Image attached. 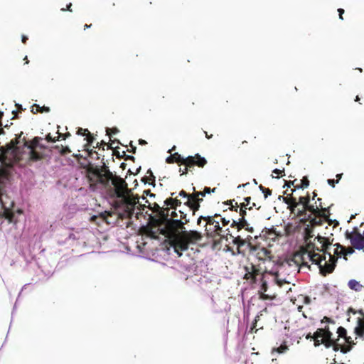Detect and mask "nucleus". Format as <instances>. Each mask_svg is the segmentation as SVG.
Returning a JSON list of instances; mask_svg holds the SVG:
<instances>
[{
  "instance_id": "obj_61",
  "label": "nucleus",
  "mask_w": 364,
  "mask_h": 364,
  "mask_svg": "<svg viewBox=\"0 0 364 364\" xmlns=\"http://www.w3.org/2000/svg\"><path fill=\"white\" fill-rule=\"evenodd\" d=\"M166 162L167 164H173V163H176L174 161V160L173 159V157H171V156L170 155L169 156H168L166 159Z\"/></svg>"
},
{
  "instance_id": "obj_27",
  "label": "nucleus",
  "mask_w": 364,
  "mask_h": 364,
  "mask_svg": "<svg viewBox=\"0 0 364 364\" xmlns=\"http://www.w3.org/2000/svg\"><path fill=\"white\" fill-rule=\"evenodd\" d=\"M348 287L355 291H359L362 289L363 286L356 280L351 279L348 282Z\"/></svg>"
},
{
  "instance_id": "obj_12",
  "label": "nucleus",
  "mask_w": 364,
  "mask_h": 364,
  "mask_svg": "<svg viewBox=\"0 0 364 364\" xmlns=\"http://www.w3.org/2000/svg\"><path fill=\"white\" fill-rule=\"evenodd\" d=\"M338 341H339L338 338H337L336 340L333 338H331V339L327 341V343H328L331 345L326 346V348H328L332 347L333 350L335 352L340 350L342 353H344V354L350 351V347H345L344 345H341L338 343Z\"/></svg>"
},
{
  "instance_id": "obj_54",
  "label": "nucleus",
  "mask_w": 364,
  "mask_h": 364,
  "mask_svg": "<svg viewBox=\"0 0 364 364\" xmlns=\"http://www.w3.org/2000/svg\"><path fill=\"white\" fill-rule=\"evenodd\" d=\"M306 215V212L303 208L301 210L299 209L297 210V216L302 217V216H305Z\"/></svg>"
},
{
  "instance_id": "obj_16",
  "label": "nucleus",
  "mask_w": 364,
  "mask_h": 364,
  "mask_svg": "<svg viewBox=\"0 0 364 364\" xmlns=\"http://www.w3.org/2000/svg\"><path fill=\"white\" fill-rule=\"evenodd\" d=\"M294 189L291 190V193L288 195L286 197H284L283 201L289 205V208L290 209L291 212L293 213L296 208L299 205V203L296 201V198L292 196L293 192L294 191Z\"/></svg>"
},
{
  "instance_id": "obj_43",
  "label": "nucleus",
  "mask_w": 364,
  "mask_h": 364,
  "mask_svg": "<svg viewBox=\"0 0 364 364\" xmlns=\"http://www.w3.org/2000/svg\"><path fill=\"white\" fill-rule=\"evenodd\" d=\"M274 281L279 287H282L284 284L287 283L284 279H280L278 278L277 274H275Z\"/></svg>"
},
{
  "instance_id": "obj_48",
  "label": "nucleus",
  "mask_w": 364,
  "mask_h": 364,
  "mask_svg": "<svg viewBox=\"0 0 364 364\" xmlns=\"http://www.w3.org/2000/svg\"><path fill=\"white\" fill-rule=\"evenodd\" d=\"M219 218H220V220L222 222L223 226H226L230 223V219H226V218H225V217L223 218L221 216Z\"/></svg>"
},
{
  "instance_id": "obj_1",
  "label": "nucleus",
  "mask_w": 364,
  "mask_h": 364,
  "mask_svg": "<svg viewBox=\"0 0 364 364\" xmlns=\"http://www.w3.org/2000/svg\"><path fill=\"white\" fill-rule=\"evenodd\" d=\"M80 166L85 170L90 189L95 191L98 185L103 186L107 196L114 200L116 208L123 210L130 218L134 214L136 205L144 210L146 205L139 203V198L132 194L125 180L113 174L105 164L99 166L89 162L87 164H81ZM139 210H141V208H139Z\"/></svg>"
},
{
  "instance_id": "obj_2",
  "label": "nucleus",
  "mask_w": 364,
  "mask_h": 364,
  "mask_svg": "<svg viewBox=\"0 0 364 364\" xmlns=\"http://www.w3.org/2000/svg\"><path fill=\"white\" fill-rule=\"evenodd\" d=\"M331 245V242L328 238L318 235L314 241H309L301 249V254L294 255V259L296 262H301L300 268L305 267L310 269V266L306 261V255L312 264L318 265L320 274L326 277L334 271L337 262L336 258L331 256V253L328 252Z\"/></svg>"
},
{
  "instance_id": "obj_56",
  "label": "nucleus",
  "mask_w": 364,
  "mask_h": 364,
  "mask_svg": "<svg viewBox=\"0 0 364 364\" xmlns=\"http://www.w3.org/2000/svg\"><path fill=\"white\" fill-rule=\"evenodd\" d=\"M296 180L289 181L286 182L285 185L288 187H291V186H293L294 187L296 185Z\"/></svg>"
},
{
  "instance_id": "obj_30",
  "label": "nucleus",
  "mask_w": 364,
  "mask_h": 364,
  "mask_svg": "<svg viewBox=\"0 0 364 364\" xmlns=\"http://www.w3.org/2000/svg\"><path fill=\"white\" fill-rule=\"evenodd\" d=\"M116 141H117V140H113V141H112V143H111L109 145H108V144H107L106 142H105L104 141H101V142H100V143H99V142H97V143L96 146H93V149H95V148H99V149H100V148L102 147V149H105V146H107V148H108V149H113V147H112V144H113V143H114Z\"/></svg>"
},
{
  "instance_id": "obj_38",
  "label": "nucleus",
  "mask_w": 364,
  "mask_h": 364,
  "mask_svg": "<svg viewBox=\"0 0 364 364\" xmlns=\"http://www.w3.org/2000/svg\"><path fill=\"white\" fill-rule=\"evenodd\" d=\"M297 202L299 203V205L301 204L302 205H304L306 203H310V196H309V194L307 193V195L306 196H300L299 198V201H297Z\"/></svg>"
},
{
  "instance_id": "obj_29",
  "label": "nucleus",
  "mask_w": 364,
  "mask_h": 364,
  "mask_svg": "<svg viewBox=\"0 0 364 364\" xmlns=\"http://www.w3.org/2000/svg\"><path fill=\"white\" fill-rule=\"evenodd\" d=\"M312 232H313L312 228H309V225L306 228H305V229H304V234H305L304 240L306 242V244H307V242H309V241H311V239L314 236Z\"/></svg>"
},
{
  "instance_id": "obj_26",
  "label": "nucleus",
  "mask_w": 364,
  "mask_h": 364,
  "mask_svg": "<svg viewBox=\"0 0 364 364\" xmlns=\"http://www.w3.org/2000/svg\"><path fill=\"white\" fill-rule=\"evenodd\" d=\"M309 186V181L307 176H304L301 180L300 183H296L294 186V190L296 188L304 189L306 188Z\"/></svg>"
},
{
  "instance_id": "obj_18",
  "label": "nucleus",
  "mask_w": 364,
  "mask_h": 364,
  "mask_svg": "<svg viewBox=\"0 0 364 364\" xmlns=\"http://www.w3.org/2000/svg\"><path fill=\"white\" fill-rule=\"evenodd\" d=\"M355 333L364 340V318L358 319V325L354 330Z\"/></svg>"
},
{
  "instance_id": "obj_41",
  "label": "nucleus",
  "mask_w": 364,
  "mask_h": 364,
  "mask_svg": "<svg viewBox=\"0 0 364 364\" xmlns=\"http://www.w3.org/2000/svg\"><path fill=\"white\" fill-rule=\"evenodd\" d=\"M190 200L191 201H193L195 203H198L200 205V203L203 200V198H200L199 196H196V195L192 193V196H191Z\"/></svg>"
},
{
  "instance_id": "obj_37",
  "label": "nucleus",
  "mask_w": 364,
  "mask_h": 364,
  "mask_svg": "<svg viewBox=\"0 0 364 364\" xmlns=\"http://www.w3.org/2000/svg\"><path fill=\"white\" fill-rule=\"evenodd\" d=\"M259 190L264 193V198L272 195V190L268 188L264 187L262 185L259 186Z\"/></svg>"
},
{
  "instance_id": "obj_35",
  "label": "nucleus",
  "mask_w": 364,
  "mask_h": 364,
  "mask_svg": "<svg viewBox=\"0 0 364 364\" xmlns=\"http://www.w3.org/2000/svg\"><path fill=\"white\" fill-rule=\"evenodd\" d=\"M85 136H86L85 140L87 141V144L85 145V147H90L95 139L91 134V133L90 132H89V134H87Z\"/></svg>"
},
{
  "instance_id": "obj_60",
  "label": "nucleus",
  "mask_w": 364,
  "mask_h": 364,
  "mask_svg": "<svg viewBox=\"0 0 364 364\" xmlns=\"http://www.w3.org/2000/svg\"><path fill=\"white\" fill-rule=\"evenodd\" d=\"M272 172L277 175V178H279V175L282 174V173H284V170H279V169L276 168Z\"/></svg>"
},
{
  "instance_id": "obj_25",
  "label": "nucleus",
  "mask_w": 364,
  "mask_h": 364,
  "mask_svg": "<svg viewBox=\"0 0 364 364\" xmlns=\"http://www.w3.org/2000/svg\"><path fill=\"white\" fill-rule=\"evenodd\" d=\"M220 217V214H215L214 215L205 216L204 221L206 222L205 227L207 228V225H213L216 221V218Z\"/></svg>"
},
{
  "instance_id": "obj_42",
  "label": "nucleus",
  "mask_w": 364,
  "mask_h": 364,
  "mask_svg": "<svg viewBox=\"0 0 364 364\" xmlns=\"http://www.w3.org/2000/svg\"><path fill=\"white\" fill-rule=\"evenodd\" d=\"M77 134L81 136H86L87 134H89V130L87 129H83L80 127L77 129Z\"/></svg>"
},
{
  "instance_id": "obj_57",
  "label": "nucleus",
  "mask_w": 364,
  "mask_h": 364,
  "mask_svg": "<svg viewBox=\"0 0 364 364\" xmlns=\"http://www.w3.org/2000/svg\"><path fill=\"white\" fill-rule=\"evenodd\" d=\"M85 149L87 151L89 156H91L93 154V153H96V151H94L93 149H90V147H85Z\"/></svg>"
},
{
  "instance_id": "obj_40",
  "label": "nucleus",
  "mask_w": 364,
  "mask_h": 364,
  "mask_svg": "<svg viewBox=\"0 0 364 364\" xmlns=\"http://www.w3.org/2000/svg\"><path fill=\"white\" fill-rule=\"evenodd\" d=\"M344 340L347 343V345H344L345 347H350V350L352 349L353 346L355 345V343L353 341L350 336L346 337Z\"/></svg>"
},
{
  "instance_id": "obj_7",
  "label": "nucleus",
  "mask_w": 364,
  "mask_h": 364,
  "mask_svg": "<svg viewBox=\"0 0 364 364\" xmlns=\"http://www.w3.org/2000/svg\"><path fill=\"white\" fill-rule=\"evenodd\" d=\"M228 235L230 236V238L232 239V243L237 245V253L238 255H245V250H242V247L247 244L251 245V240L252 239V236L248 235L244 237L238 234L233 235L232 234L227 233V240H228Z\"/></svg>"
},
{
  "instance_id": "obj_62",
  "label": "nucleus",
  "mask_w": 364,
  "mask_h": 364,
  "mask_svg": "<svg viewBox=\"0 0 364 364\" xmlns=\"http://www.w3.org/2000/svg\"><path fill=\"white\" fill-rule=\"evenodd\" d=\"M71 6H72V4H71V3H70L68 5H67L66 9L63 8V9H61V10H62L63 11H70V12H71V11H72Z\"/></svg>"
},
{
  "instance_id": "obj_28",
  "label": "nucleus",
  "mask_w": 364,
  "mask_h": 364,
  "mask_svg": "<svg viewBox=\"0 0 364 364\" xmlns=\"http://www.w3.org/2000/svg\"><path fill=\"white\" fill-rule=\"evenodd\" d=\"M308 220H310V224L311 227L321 225L323 223L322 218L318 216H315V218H311V215H309Z\"/></svg>"
},
{
  "instance_id": "obj_55",
  "label": "nucleus",
  "mask_w": 364,
  "mask_h": 364,
  "mask_svg": "<svg viewBox=\"0 0 364 364\" xmlns=\"http://www.w3.org/2000/svg\"><path fill=\"white\" fill-rule=\"evenodd\" d=\"M204 190L206 193H215L216 191V188H210L209 187H205Z\"/></svg>"
},
{
  "instance_id": "obj_51",
  "label": "nucleus",
  "mask_w": 364,
  "mask_h": 364,
  "mask_svg": "<svg viewBox=\"0 0 364 364\" xmlns=\"http://www.w3.org/2000/svg\"><path fill=\"white\" fill-rule=\"evenodd\" d=\"M58 140H59V138H60V137H62V139L65 140L66 138H68L70 136V134L69 132H67L65 134H60V133H58Z\"/></svg>"
},
{
  "instance_id": "obj_59",
  "label": "nucleus",
  "mask_w": 364,
  "mask_h": 364,
  "mask_svg": "<svg viewBox=\"0 0 364 364\" xmlns=\"http://www.w3.org/2000/svg\"><path fill=\"white\" fill-rule=\"evenodd\" d=\"M338 14H339V18H340L341 20H343V14H344V12H345V11H344V9H338Z\"/></svg>"
},
{
  "instance_id": "obj_21",
  "label": "nucleus",
  "mask_w": 364,
  "mask_h": 364,
  "mask_svg": "<svg viewBox=\"0 0 364 364\" xmlns=\"http://www.w3.org/2000/svg\"><path fill=\"white\" fill-rule=\"evenodd\" d=\"M321 213L317 215L316 216L320 217L324 219L328 223L329 225H331L332 222L329 219L330 212L328 208H322L320 209Z\"/></svg>"
},
{
  "instance_id": "obj_5",
  "label": "nucleus",
  "mask_w": 364,
  "mask_h": 364,
  "mask_svg": "<svg viewBox=\"0 0 364 364\" xmlns=\"http://www.w3.org/2000/svg\"><path fill=\"white\" fill-rule=\"evenodd\" d=\"M181 205V201L176 198L171 197L164 201V206L161 207V228L168 227L169 222L172 220H181L183 221V220L186 219V214L182 210H178L180 217L178 215L176 208Z\"/></svg>"
},
{
  "instance_id": "obj_9",
  "label": "nucleus",
  "mask_w": 364,
  "mask_h": 364,
  "mask_svg": "<svg viewBox=\"0 0 364 364\" xmlns=\"http://www.w3.org/2000/svg\"><path fill=\"white\" fill-rule=\"evenodd\" d=\"M244 269L245 271L244 279L250 281L251 284H255L257 282V277L260 274L259 269L252 263L245 266Z\"/></svg>"
},
{
  "instance_id": "obj_31",
  "label": "nucleus",
  "mask_w": 364,
  "mask_h": 364,
  "mask_svg": "<svg viewBox=\"0 0 364 364\" xmlns=\"http://www.w3.org/2000/svg\"><path fill=\"white\" fill-rule=\"evenodd\" d=\"M309 211L312 214H314L315 216L320 214L321 211L318 207L314 206L313 205H309L308 208H306V212Z\"/></svg>"
},
{
  "instance_id": "obj_23",
  "label": "nucleus",
  "mask_w": 364,
  "mask_h": 364,
  "mask_svg": "<svg viewBox=\"0 0 364 364\" xmlns=\"http://www.w3.org/2000/svg\"><path fill=\"white\" fill-rule=\"evenodd\" d=\"M334 246H336V248L333 251V255H331V256L335 257L338 260V257H341L342 256H343L344 246L341 245L339 243L335 244Z\"/></svg>"
},
{
  "instance_id": "obj_63",
  "label": "nucleus",
  "mask_w": 364,
  "mask_h": 364,
  "mask_svg": "<svg viewBox=\"0 0 364 364\" xmlns=\"http://www.w3.org/2000/svg\"><path fill=\"white\" fill-rule=\"evenodd\" d=\"M322 338V336L320 333H318V331H316V332L314 333V338Z\"/></svg>"
},
{
  "instance_id": "obj_39",
  "label": "nucleus",
  "mask_w": 364,
  "mask_h": 364,
  "mask_svg": "<svg viewBox=\"0 0 364 364\" xmlns=\"http://www.w3.org/2000/svg\"><path fill=\"white\" fill-rule=\"evenodd\" d=\"M343 258L347 260V255H351L354 252V247H348L347 248H346L344 247V250H343Z\"/></svg>"
},
{
  "instance_id": "obj_47",
  "label": "nucleus",
  "mask_w": 364,
  "mask_h": 364,
  "mask_svg": "<svg viewBox=\"0 0 364 364\" xmlns=\"http://www.w3.org/2000/svg\"><path fill=\"white\" fill-rule=\"evenodd\" d=\"M46 139L48 142H55L56 141H58V137L53 138L52 136L50 135V134L49 133L46 135Z\"/></svg>"
},
{
  "instance_id": "obj_20",
  "label": "nucleus",
  "mask_w": 364,
  "mask_h": 364,
  "mask_svg": "<svg viewBox=\"0 0 364 364\" xmlns=\"http://www.w3.org/2000/svg\"><path fill=\"white\" fill-rule=\"evenodd\" d=\"M146 176L142 178V181L144 183H149V185L155 186V176H154L152 171L149 169L146 172Z\"/></svg>"
},
{
  "instance_id": "obj_14",
  "label": "nucleus",
  "mask_w": 364,
  "mask_h": 364,
  "mask_svg": "<svg viewBox=\"0 0 364 364\" xmlns=\"http://www.w3.org/2000/svg\"><path fill=\"white\" fill-rule=\"evenodd\" d=\"M213 228H205L206 235L208 237H215L216 236H221V232H223L222 228L220 226L219 221L216 220L215 223L213 225Z\"/></svg>"
},
{
  "instance_id": "obj_45",
  "label": "nucleus",
  "mask_w": 364,
  "mask_h": 364,
  "mask_svg": "<svg viewBox=\"0 0 364 364\" xmlns=\"http://www.w3.org/2000/svg\"><path fill=\"white\" fill-rule=\"evenodd\" d=\"M106 132L107 135L111 136V134L118 133L119 129L117 127H114L112 129L107 128Z\"/></svg>"
},
{
  "instance_id": "obj_4",
  "label": "nucleus",
  "mask_w": 364,
  "mask_h": 364,
  "mask_svg": "<svg viewBox=\"0 0 364 364\" xmlns=\"http://www.w3.org/2000/svg\"><path fill=\"white\" fill-rule=\"evenodd\" d=\"M147 208L151 210V213L146 212L148 215V223L139 228L141 235L146 236L150 241L159 238V205L156 203H151L149 200Z\"/></svg>"
},
{
  "instance_id": "obj_44",
  "label": "nucleus",
  "mask_w": 364,
  "mask_h": 364,
  "mask_svg": "<svg viewBox=\"0 0 364 364\" xmlns=\"http://www.w3.org/2000/svg\"><path fill=\"white\" fill-rule=\"evenodd\" d=\"M193 192L192 193L193 194H195V195H196V196H199L200 198L204 197L206 194V193H205V190H203V191H196L195 187H193Z\"/></svg>"
},
{
  "instance_id": "obj_36",
  "label": "nucleus",
  "mask_w": 364,
  "mask_h": 364,
  "mask_svg": "<svg viewBox=\"0 0 364 364\" xmlns=\"http://www.w3.org/2000/svg\"><path fill=\"white\" fill-rule=\"evenodd\" d=\"M323 328V331H324V338L326 339L327 341L333 338H332L333 333L330 331L329 326H326Z\"/></svg>"
},
{
  "instance_id": "obj_50",
  "label": "nucleus",
  "mask_w": 364,
  "mask_h": 364,
  "mask_svg": "<svg viewBox=\"0 0 364 364\" xmlns=\"http://www.w3.org/2000/svg\"><path fill=\"white\" fill-rule=\"evenodd\" d=\"M327 183L333 188L335 187L336 183H338V180L328 179Z\"/></svg>"
},
{
  "instance_id": "obj_33",
  "label": "nucleus",
  "mask_w": 364,
  "mask_h": 364,
  "mask_svg": "<svg viewBox=\"0 0 364 364\" xmlns=\"http://www.w3.org/2000/svg\"><path fill=\"white\" fill-rule=\"evenodd\" d=\"M337 333H338V338L339 339V338H345L346 337H347V331L346 329L343 327V326H340L337 329Z\"/></svg>"
},
{
  "instance_id": "obj_19",
  "label": "nucleus",
  "mask_w": 364,
  "mask_h": 364,
  "mask_svg": "<svg viewBox=\"0 0 364 364\" xmlns=\"http://www.w3.org/2000/svg\"><path fill=\"white\" fill-rule=\"evenodd\" d=\"M263 232H265V235L268 237L275 240L276 238L281 237L282 234L278 232L275 228H272L271 229L265 228Z\"/></svg>"
},
{
  "instance_id": "obj_3",
  "label": "nucleus",
  "mask_w": 364,
  "mask_h": 364,
  "mask_svg": "<svg viewBox=\"0 0 364 364\" xmlns=\"http://www.w3.org/2000/svg\"><path fill=\"white\" fill-rule=\"evenodd\" d=\"M189 220H172L169 222L168 227L161 228V235H164L167 240L161 243L163 250H169L173 247L174 252L178 257L182 252L188 249L190 244H193L202 239L200 232L196 230L184 231V225L188 223Z\"/></svg>"
},
{
  "instance_id": "obj_34",
  "label": "nucleus",
  "mask_w": 364,
  "mask_h": 364,
  "mask_svg": "<svg viewBox=\"0 0 364 364\" xmlns=\"http://www.w3.org/2000/svg\"><path fill=\"white\" fill-rule=\"evenodd\" d=\"M314 341V346L318 347L320 345L323 344L325 347L329 346L330 344L327 343V340L325 338H321L319 340L318 338H313Z\"/></svg>"
},
{
  "instance_id": "obj_10",
  "label": "nucleus",
  "mask_w": 364,
  "mask_h": 364,
  "mask_svg": "<svg viewBox=\"0 0 364 364\" xmlns=\"http://www.w3.org/2000/svg\"><path fill=\"white\" fill-rule=\"evenodd\" d=\"M224 203L230 205L229 209L231 211H235L237 213L239 209L238 218H234L235 220L242 221V219H245L247 210L245 205H240L237 202H235V200H229L225 202Z\"/></svg>"
},
{
  "instance_id": "obj_24",
  "label": "nucleus",
  "mask_w": 364,
  "mask_h": 364,
  "mask_svg": "<svg viewBox=\"0 0 364 364\" xmlns=\"http://www.w3.org/2000/svg\"><path fill=\"white\" fill-rule=\"evenodd\" d=\"M31 112L33 114H36L38 112H41V113L49 112L50 108L48 107H45V106L41 107L40 105L35 104L32 106Z\"/></svg>"
},
{
  "instance_id": "obj_58",
  "label": "nucleus",
  "mask_w": 364,
  "mask_h": 364,
  "mask_svg": "<svg viewBox=\"0 0 364 364\" xmlns=\"http://www.w3.org/2000/svg\"><path fill=\"white\" fill-rule=\"evenodd\" d=\"M261 252L263 253L264 257H269L268 255L270 254V252L268 251L266 248H262Z\"/></svg>"
},
{
  "instance_id": "obj_53",
  "label": "nucleus",
  "mask_w": 364,
  "mask_h": 364,
  "mask_svg": "<svg viewBox=\"0 0 364 364\" xmlns=\"http://www.w3.org/2000/svg\"><path fill=\"white\" fill-rule=\"evenodd\" d=\"M321 322L323 323V322H326V323H334L335 321L331 319V318L329 317H327V316H324L323 318V319L321 320Z\"/></svg>"
},
{
  "instance_id": "obj_52",
  "label": "nucleus",
  "mask_w": 364,
  "mask_h": 364,
  "mask_svg": "<svg viewBox=\"0 0 364 364\" xmlns=\"http://www.w3.org/2000/svg\"><path fill=\"white\" fill-rule=\"evenodd\" d=\"M191 168H193V167L185 166V168L183 170L180 168V171L182 172V174H187L189 171H191Z\"/></svg>"
},
{
  "instance_id": "obj_46",
  "label": "nucleus",
  "mask_w": 364,
  "mask_h": 364,
  "mask_svg": "<svg viewBox=\"0 0 364 364\" xmlns=\"http://www.w3.org/2000/svg\"><path fill=\"white\" fill-rule=\"evenodd\" d=\"M179 196H183V198H186L187 200H189L191 196H192V193H187L185 191L182 190L179 192Z\"/></svg>"
},
{
  "instance_id": "obj_15",
  "label": "nucleus",
  "mask_w": 364,
  "mask_h": 364,
  "mask_svg": "<svg viewBox=\"0 0 364 364\" xmlns=\"http://www.w3.org/2000/svg\"><path fill=\"white\" fill-rule=\"evenodd\" d=\"M113 216V214L109 212L105 211L104 213H102L100 214L99 216L93 215L90 218L91 222H97V219H100L101 221L105 222L107 224H112L114 223V221L111 220V218Z\"/></svg>"
},
{
  "instance_id": "obj_32",
  "label": "nucleus",
  "mask_w": 364,
  "mask_h": 364,
  "mask_svg": "<svg viewBox=\"0 0 364 364\" xmlns=\"http://www.w3.org/2000/svg\"><path fill=\"white\" fill-rule=\"evenodd\" d=\"M54 148L58 149L60 154L63 156L71 152L70 149L68 146H55Z\"/></svg>"
},
{
  "instance_id": "obj_6",
  "label": "nucleus",
  "mask_w": 364,
  "mask_h": 364,
  "mask_svg": "<svg viewBox=\"0 0 364 364\" xmlns=\"http://www.w3.org/2000/svg\"><path fill=\"white\" fill-rule=\"evenodd\" d=\"M171 156L173 157V159L176 163L189 167H194L195 166H197L200 168H203L207 164L206 159L198 154H196L193 156H190L186 158L182 157L178 153H174L171 154Z\"/></svg>"
},
{
  "instance_id": "obj_49",
  "label": "nucleus",
  "mask_w": 364,
  "mask_h": 364,
  "mask_svg": "<svg viewBox=\"0 0 364 364\" xmlns=\"http://www.w3.org/2000/svg\"><path fill=\"white\" fill-rule=\"evenodd\" d=\"M251 200L250 197H246L245 198V202L240 204V205H245V207L247 208V206L250 205Z\"/></svg>"
},
{
  "instance_id": "obj_64",
  "label": "nucleus",
  "mask_w": 364,
  "mask_h": 364,
  "mask_svg": "<svg viewBox=\"0 0 364 364\" xmlns=\"http://www.w3.org/2000/svg\"><path fill=\"white\" fill-rule=\"evenodd\" d=\"M287 348V346H281L279 348H278L277 350L279 353H283L284 350H286Z\"/></svg>"
},
{
  "instance_id": "obj_13",
  "label": "nucleus",
  "mask_w": 364,
  "mask_h": 364,
  "mask_svg": "<svg viewBox=\"0 0 364 364\" xmlns=\"http://www.w3.org/2000/svg\"><path fill=\"white\" fill-rule=\"evenodd\" d=\"M266 277L264 274H262L260 281H261V287L260 290L259 291L260 296L259 298L263 300H267V299H273V296L265 294V292L267 291L268 286H267V281L266 280Z\"/></svg>"
},
{
  "instance_id": "obj_8",
  "label": "nucleus",
  "mask_w": 364,
  "mask_h": 364,
  "mask_svg": "<svg viewBox=\"0 0 364 364\" xmlns=\"http://www.w3.org/2000/svg\"><path fill=\"white\" fill-rule=\"evenodd\" d=\"M42 139L40 137H35L31 141L30 144L28 145V148L31 149L30 151V159L33 161H37L38 160L43 159L44 158L43 154L38 153L36 149L38 147L42 148L43 146L40 145L39 142L40 140Z\"/></svg>"
},
{
  "instance_id": "obj_22",
  "label": "nucleus",
  "mask_w": 364,
  "mask_h": 364,
  "mask_svg": "<svg viewBox=\"0 0 364 364\" xmlns=\"http://www.w3.org/2000/svg\"><path fill=\"white\" fill-rule=\"evenodd\" d=\"M184 205L189 208L190 210L193 211V215H195L196 212L198 211L200 207V205L198 203L191 201V200H187Z\"/></svg>"
},
{
  "instance_id": "obj_17",
  "label": "nucleus",
  "mask_w": 364,
  "mask_h": 364,
  "mask_svg": "<svg viewBox=\"0 0 364 364\" xmlns=\"http://www.w3.org/2000/svg\"><path fill=\"white\" fill-rule=\"evenodd\" d=\"M149 242H144L143 243L144 248L146 252L147 255L149 257V259L153 261H157L159 253L157 247L155 249H151L149 246H147Z\"/></svg>"
},
{
  "instance_id": "obj_11",
  "label": "nucleus",
  "mask_w": 364,
  "mask_h": 364,
  "mask_svg": "<svg viewBox=\"0 0 364 364\" xmlns=\"http://www.w3.org/2000/svg\"><path fill=\"white\" fill-rule=\"evenodd\" d=\"M242 220V221H237L232 218L230 227L232 228H236L237 232H238L241 229L244 228L247 232L252 233L254 232L253 228L250 226V224L245 219Z\"/></svg>"
}]
</instances>
